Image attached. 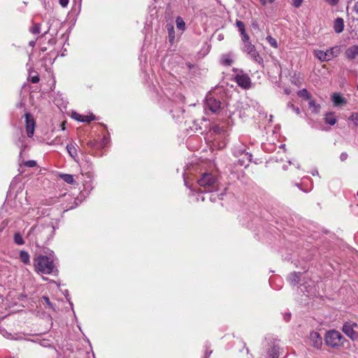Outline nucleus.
I'll list each match as a JSON object with an SVG mask.
<instances>
[{
    "instance_id": "obj_1",
    "label": "nucleus",
    "mask_w": 358,
    "mask_h": 358,
    "mask_svg": "<svg viewBox=\"0 0 358 358\" xmlns=\"http://www.w3.org/2000/svg\"><path fill=\"white\" fill-rule=\"evenodd\" d=\"M201 192H213L220 189V184L212 173H203L197 180Z\"/></svg>"
},
{
    "instance_id": "obj_2",
    "label": "nucleus",
    "mask_w": 358,
    "mask_h": 358,
    "mask_svg": "<svg viewBox=\"0 0 358 358\" xmlns=\"http://www.w3.org/2000/svg\"><path fill=\"white\" fill-rule=\"evenodd\" d=\"M32 232L36 236V243H45L48 241L54 235L55 227L52 223L47 224H38L31 228Z\"/></svg>"
},
{
    "instance_id": "obj_3",
    "label": "nucleus",
    "mask_w": 358,
    "mask_h": 358,
    "mask_svg": "<svg viewBox=\"0 0 358 358\" xmlns=\"http://www.w3.org/2000/svg\"><path fill=\"white\" fill-rule=\"evenodd\" d=\"M54 260L50 257L38 255L34 259V267L37 272L44 274H50L57 271Z\"/></svg>"
},
{
    "instance_id": "obj_4",
    "label": "nucleus",
    "mask_w": 358,
    "mask_h": 358,
    "mask_svg": "<svg viewBox=\"0 0 358 358\" xmlns=\"http://www.w3.org/2000/svg\"><path fill=\"white\" fill-rule=\"evenodd\" d=\"M341 52V48L339 46H334L326 51L317 50L315 51V55L320 61H329L333 58L338 56Z\"/></svg>"
},
{
    "instance_id": "obj_5",
    "label": "nucleus",
    "mask_w": 358,
    "mask_h": 358,
    "mask_svg": "<svg viewBox=\"0 0 358 358\" xmlns=\"http://www.w3.org/2000/svg\"><path fill=\"white\" fill-rule=\"evenodd\" d=\"M241 50L255 63L259 64H262L263 63L262 57L257 51L255 46L252 45L250 41L241 44Z\"/></svg>"
},
{
    "instance_id": "obj_6",
    "label": "nucleus",
    "mask_w": 358,
    "mask_h": 358,
    "mask_svg": "<svg viewBox=\"0 0 358 358\" xmlns=\"http://www.w3.org/2000/svg\"><path fill=\"white\" fill-rule=\"evenodd\" d=\"M343 336L337 331L331 330L327 332L324 338L325 343L331 348H336L341 345Z\"/></svg>"
},
{
    "instance_id": "obj_7",
    "label": "nucleus",
    "mask_w": 358,
    "mask_h": 358,
    "mask_svg": "<svg viewBox=\"0 0 358 358\" xmlns=\"http://www.w3.org/2000/svg\"><path fill=\"white\" fill-rule=\"evenodd\" d=\"M235 80L239 87L243 89H248L250 87L251 80L249 76L244 73L243 71H240L235 76Z\"/></svg>"
},
{
    "instance_id": "obj_8",
    "label": "nucleus",
    "mask_w": 358,
    "mask_h": 358,
    "mask_svg": "<svg viewBox=\"0 0 358 358\" xmlns=\"http://www.w3.org/2000/svg\"><path fill=\"white\" fill-rule=\"evenodd\" d=\"M220 106L221 102L213 97L210 93L206 95L205 103L206 110L208 109L212 113H215L220 110Z\"/></svg>"
},
{
    "instance_id": "obj_9",
    "label": "nucleus",
    "mask_w": 358,
    "mask_h": 358,
    "mask_svg": "<svg viewBox=\"0 0 358 358\" xmlns=\"http://www.w3.org/2000/svg\"><path fill=\"white\" fill-rule=\"evenodd\" d=\"M355 327H357V324L350 322H345L343 327V331L352 340L358 338V334L354 330Z\"/></svg>"
},
{
    "instance_id": "obj_10",
    "label": "nucleus",
    "mask_w": 358,
    "mask_h": 358,
    "mask_svg": "<svg viewBox=\"0 0 358 358\" xmlns=\"http://www.w3.org/2000/svg\"><path fill=\"white\" fill-rule=\"evenodd\" d=\"M24 116L27 134L29 137H31L34 133L35 121L32 115L29 113H25Z\"/></svg>"
},
{
    "instance_id": "obj_11",
    "label": "nucleus",
    "mask_w": 358,
    "mask_h": 358,
    "mask_svg": "<svg viewBox=\"0 0 358 358\" xmlns=\"http://www.w3.org/2000/svg\"><path fill=\"white\" fill-rule=\"evenodd\" d=\"M310 341L311 345L317 349L320 348L322 345V338L318 332L312 331L310 334Z\"/></svg>"
},
{
    "instance_id": "obj_12",
    "label": "nucleus",
    "mask_w": 358,
    "mask_h": 358,
    "mask_svg": "<svg viewBox=\"0 0 358 358\" xmlns=\"http://www.w3.org/2000/svg\"><path fill=\"white\" fill-rule=\"evenodd\" d=\"M166 29L168 32L169 41L171 44H173L176 41V32L174 26L172 23H167L166 24Z\"/></svg>"
},
{
    "instance_id": "obj_13",
    "label": "nucleus",
    "mask_w": 358,
    "mask_h": 358,
    "mask_svg": "<svg viewBox=\"0 0 358 358\" xmlns=\"http://www.w3.org/2000/svg\"><path fill=\"white\" fill-rule=\"evenodd\" d=\"M346 56L350 59H354L358 55V45H352L348 48L345 52Z\"/></svg>"
},
{
    "instance_id": "obj_14",
    "label": "nucleus",
    "mask_w": 358,
    "mask_h": 358,
    "mask_svg": "<svg viewBox=\"0 0 358 358\" xmlns=\"http://www.w3.org/2000/svg\"><path fill=\"white\" fill-rule=\"evenodd\" d=\"M332 101L335 106H339L345 104L346 100L338 93H334L331 96Z\"/></svg>"
},
{
    "instance_id": "obj_15",
    "label": "nucleus",
    "mask_w": 358,
    "mask_h": 358,
    "mask_svg": "<svg viewBox=\"0 0 358 358\" xmlns=\"http://www.w3.org/2000/svg\"><path fill=\"white\" fill-rule=\"evenodd\" d=\"M176 25L178 31H180V35H182L186 30V24L184 20L180 16L177 17L176 19Z\"/></svg>"
},
{
    "instance_id": "obj_16",
    "label": "nucleus",
    "mask_w": 358,
    "mask_h": 358,
    "mask_svg": "<svg viewBox=\"0 0 358 358\" xmlns=\"http://www.w3.org/2000/svg\"><path fill=\"white\" fill-rule=\"evenodd\" d=\"M300 275L301 273L299 272L291 273L288 276V281L292 285H297L300 282Z\"/></svg>"
},
{
    "instance_id": "obj_17",
    "label": "nucleus",
    "mask_w": 358,
    "mask_h": 358,
    "mask_svg": "<svg viewBox=\"0 0 358 358\" xmlns=\"http://www.w3.org/2000/svg\"><path fill=\"white\" fill-rule=\"evenodd\" d=\"M334 29L335 32L339 34L343 31L344 29V22L343 20L341 17H338L334 21Z\"/></svg>"
},
{
    "instance_id": "obj_18",
    "label": "nucleus",
    "mask_w": 358,
    "mask_h": 358,
    "mask_svg": "<svg viewBox=\"0 0 358 358\" xmlns=\"http://www.w3.org/2000/svg\"><path fill=\"white\" fill-rule=\"evenodd\" d=\"M221 63L224 66H231L234 63L233 55L231 54L223 55L221 57Z\"/></svg>"
},
{
    "instance_id": "obj_19",
    "label": "nucleus",
    "mask_w": 358,
    "mask_h": 358,
    "mask_svg": "<svg viewBox=\"0 0 358 358\" xmlns=\"http://www.w3.org/2000/svg\"><path fill=\"white\" fill-rule=\"evenodd\" d=\"M279 350L280 348L278 346H273L269 349L268 351V358H278Z\"/></svg>"
},
{
    "instance_id": "obj_20",
    "label": "nucleus",
    "mask_w": 358,
    "mask_h": 358,
    "mask_svg": "<svg viewBox=\"0 0 358 358\" xmlns=\"http://www.w3.org/2000/svg\"><path fill=\"white\" fill-rule=\"evenodd\" d=\"M20 259L22 262H23L25 264H29L30 263V256L29 253L26 251H20Z\"/></svg>"
},
{
    "instance_id": "obj_21",
    "label": "nucleus",
    "mask_w": 358,
    "mask_h": 358,
    "mask_svg": "<svg viewBox=\"0 0 358 358\" xmlns=\"http://www.w3.org/2000/svg\"><path fill=\"white\" fill-rule=\"evenodd\" d=\"M324 122L330 125H334L337 122V119L333 113H330L325 115Z\"/></svg>"
},
{
    "instance_id": "obj_22",
    "label": "nucleus",
    "mask_w": 358,
    "mask_h": 358,
    "mask_svg": "<svg viewBox=\"0 0 358 358\" xmlns=\"http://www.w3.org/2000/svg\"><path fill=\"white\" fill-rule=\"evenodd\" d=\"M66 150H67L68 153L69 154V155L72 158L76 159V157H77L78 154H77V150L74 147V145L73 144L67 145H66Z\"/></svg>"
},
{
    "instance_id": "obj_23",
    "label": "nucleus",
    "mask_w": 358,
    "mask_h": 358,
    "mask_svg": "<svg viewBox=\"0 0 358 358\" xmlns=\"http://www.w3.org/2000/svg\"><path fill=\"white\" fill-rule=\"evenodd\" d=\"M297 94L299 98L302 99V100L309 101L311 99V94L308 91H298Z\"/></svg>"
},
{
    "instance_id": "obj_24",
    "label": "nucleus",
    "mask_w": 358,
    "mask_h": 358,
    "mask_svg": "<svg viewBox=\"0 0 358 358\" xmlns=\"http://www.w3.org/2000/svg\"><path fill=\"white\" fill-rule=\"evenodd\" d=\"M308 105H309V108L311 109L313 108V113H318L319 110H320V104L317 103L315 100L313 99H310L308 101Z\"/></svg>"
},
{
    "instance_id": "obj_25",
    "label": "nucleus",
    "mask_w": 358,
    "mask_h": 358,
    "mask_svg": "<svg viewBox=\"0 0 358 358\" xmlns=\"http://www.w3.org/2000/svg\"><path fill=\"white\" fill-rule=\"evenodd\" d=\"M60 178L68 184H73L74 179L73 175L71 174H61Z\"/></svg>"
},
{
    "instance_id": "obj_26",
    "label": "nucleus",
    "mask_w": 358,
    "mask_h": 358,
    "mask_svg": "<svg viewBox=\"0 0 358 358\" xmlns=\"http://www.w3.org/2000/svg\"><path fill=\"white\" fill-rule=\"evenodd\" d=\"M14 241L16 244L20 245H23L24 243L22 236L19 233H16L14 235Z\"/></svg>"
},
{
    "instance_id": "obj_27",
    "label": "nucleus",
    "mask_w": 358,
    "mask_h": 358,
    "mask_svg": "<svg viewBox=\"0 0 358 358\" xmlns=\"http://www.w3.org/2000/svg\"><path fill=\"white\" fill-rule=\"evenodd\" d=\"M266 39L267 42L270 44L271 46H272L274 48H278V42L274 38H273L271 36H266Z\"/></svg>"
},
{
    "instance_id": "obj_28",
    "label": "nucleus",
    "mask_w": 358,
    "mask_h": 358,
    "mask_svg": "<svg viewBox=\"0 0 358 358\" xmlns=\"http://www.w3.org/2000/svg\"><path fill=\"white\" fill-rule=\"evenodd\" d=\"M40 27H41V24H34L31 28H30V31L33 34H38L40 33Z\"/></svg>"
},
{
    "instance_id": "obj_29",
    "label": "nucleus",
    "mask_w": 358,
    "mask_h": 358,
    "mask_svg": "<svg viewBox=\"0 0 358 358\" xmlns=\"http://www.w3.org/2000/svg\"><path fill=\"white\" fill-rule=\"evenodd\" d=\"M95 120V116L93 114L90 115H83V118L81 120L82 122H90L91 121Z\"/></svg>"
},
{
    "instance_id": "obj_30",
    "label": "nucleus",
    "mask_w": 358,
    "mask_h": 358,
    "mask_svg": "<svg viewBox=\"0 0 358 358\" xmlns=\"http://www.w3.org/2000/svg\"><path fill=\"white\" fill-rule=\"evenodd\" d=\"M349 120L353 122L355 126H358V113H352L349 117Z\"/></svg>"
},
{
    "instance_id": "obj_31",
    "label": "nucleus",
    "mask_w": 358,
    "mask_h": 358,
    "mask_svg": "<svg viewBox=\"0 0 358 358\" xmlns=\"http://www.w3.org/2000/svg\"><path fill=\"white\" fill-rule=\"evenodd\" d=\"M236 24V27H238L240 33L245 31V24L243 22H241L240 20H237Z\"/></svg>"
},
{
    "instance_id": "obj_32",
    "label": "nucleus",
    "mask_w": 358,
    "mask_h": 358,
    "mask_svg": "<svg viewBox=\"0 0 358 358\" xmlns=\"http://www.w3.org/2000/svg\"><path fill=\"white\" fill-rule=\"evenodd\" d=\"M241 41H242L241 44H243V43H245L246 42H250V37L246 34L245 31L241 33Z\"/></svg>"
},
{
    "instance_id": "obj_33",
    "label": "nucleus",
    "mask_w": 358,
    "mask_h": 358,
    "mask_svg": "<svg viewBox=\"0 0 358 358\" xmlns=\"http://www.w3.org/2000/svg\"><path fill=\"white\" fill-rule=\"evenodd\" d=\"M287 106L288 107H290L291 108H292V110L297 114V115H299L300 114V109L299 107H296L294 105H293L292 103H289L287 104Z\"/></svg>"
},
{
    "instance_id": "obj_34",
    "label": "nucleus",
    "mask_w": 358,
    "mask_h": 358,
    "mask_svg": "<svg viewBox=\"0 0 358 358\" xmlns=\"http://www.w3.org/2000/svg\"><path fill=\"white\" fill-rule=\"evenodd\" d=\"M24 165L28 167H34L36 165V162L34 160H29L24 162Z\"/></svg>"
},
{
    "instance_id": "obj_35",
    "label": "nucleus",
    "mask_w": 358,
    "mask_h": 358,
    "mask_svg": "<svg viewBox=\"0 0 358 358\" xmlns=\"http://www.w3.org/2000/svg\"><path fill=\"white\" fill-rule=\"evenodd\" d=\"M72 117L78 121L81 122V120L83 118V115L78 114L76 112L72 113Z\"/></svg>"
},
{
    "instance_id": "obj_36",
    "label": "nucleus",
    "mask_w": 358,
    "mask_h": 358,
    "mask_svg": "<svg viewBox=\"0 0 358 358\" xmlns=\"http://www.w3.org/2000/svg\"><path fill=\"white\" fill-rule=\"evenodd\" d=\"M303 0H292V4L294 7L299 8L301 6Z\"/></svg>"
},
{
    "instance_id": "obj_37",
    "label": "nucleus",
    "mask_w": 358,
    "mask_h": 358,
    "mask_svg": "<svg viewBox=\"0 0 358 358\" xmlns=\"http://www.w3.org/2000/svg\"><path fill=\"white\" fill-rule=\"evenodd\" d=\"M69 0H59V4L62 7L66 8L69 4Z\"/></svg>"
},
{
    "instance_id": "obj_38",
    "label": "nucleus",
    "mask_w": 358,
    "mask_h": 358,
    "mask_svg": "<svg viewBox=\"0 0 358 358\" xmlns=\"http://www.w3.org/2000/svg\"><path fill=\"white\" fill-rule=\"evenodd\" d=\"M43 300L45 301V303L48 306H50V308H52V303L49 299V298L48 296H43Z\"/></svg>"
},
{
    "instance_id": "obj_39",
    "label": "nucleus",
    "mask_w": 358,
    "mask_h": 358,
    "mask_svg": "<svg viewBox=\"0 0 358 358\" xmlns=\"http://www.w3.org/2000/svg\"><path fill=\"white\" fill-rule=\"evenodd\" d=\"M348 157V155L346 152H342L340 155V159L343 162L347 159Z\"/></svg>"
},
{
    "instance_id": "obj_40",
    "label": "nucleus",
    "mask_w": 358,
    "mask_h": 358,
    "mask_svg": "<svg viewBox=\"0 0 358 358\" xmlns=\"http://www.w3.org/2000/svg\"><path fill=\"white\" fill-rule=\"evenodd\" d=\"M261 3L264 6L266 5L267 3H272L274 2V0H259Z\"/></svg>"
},
{
    "instance_id": "obj_41",
    "label": "nucleus",
    "mask_w": 358,
    "mask_h": 358,
    "mask_svg": "<svg viewBox=\"0 0 358 358\" xmlns=\"http://www.w3.org/2000/svg\"><path fill=\"white\" fill-rule=\"evenodd\" d=\"M31 81L33 83H37L39 81V78L38 76H34L31 78Z\"/></svg>"
},
{
    "instance_id": "obj_42",
    "label": "nucleus",
    "mask_w": 358,
    "mask_h": 358,
    "mask_svg": "<svg viewBox=\"0 0 358 358\" xmlns=\"http://www.w3.org/2000/svg\"><path fill=\"white\" fill-rule=\"evenodd\" d=\"M352 10L358 14V1L355 3L352 7Z\"/></svg>"
},
{
    "instance_id": "obj_43",
    "label": "nucleus",
    "mask_w": 358,
    "mask_h": 358,
    "mask_svg": "<svg viewBox=\"0 0 358 358\" xmlns=\"http://www.w3.org/2000/svg\"><path fill=\"white\" fill-rule=\"evenodd\" d=\"M330 5L335 6L338 3V0H326Z\"/></svg>"
},
{
    "instance_id": "obj_44",
    "label": "nucleus",
    "mask_w": 358,
    "mask_h": 358,
    "mask_svg": "<svg viewBox=\"0 0 358 358\" xmlns=\"http://www.w3.org/2000/svg\"><path fill=\"white\" fill-rule=\"evenodd\" d=\"M290 317H291V314H290V313H287V314H286V315H285V320L286 321H289V319H290Z\"/></svg>"
},
{
    "instance_id": "obj_45",
    "label": "nucleus",
    "mask_w": 358,
    "mask_h": 358,
    "mask_svg": "<svg viewBox=\"0 0 358 358\" xmlns=\"http://www.w3.org/2000/svg\"><path fill=\"white\" fill-rule=\"evenodd\" d=\"M35 44H36V41H31L29 43V45L32 48L35 46Z\"/></svg>"
},
{
    "instance_id": "obj_46",
    "label": "nucleus",
    "mask_w": 358,
    "mask_h": 358,
    "mask_svg": "<svg viewBox=\"0 0 358 358\" xmlns=\"http://www.w3.org/2000/svg\"><path fill=\"white\" fill-rule=\"evenodd\" d=\"M87 145L90 146V147H93L94 145V142H92V141H89L87 143Z\"/></svg>"
},
{
    "instance_id": "obj_47",
    "label": "nucleus",
    "mask_w": 358,
    "mask_h": 358,
    "mask_svg": "<svg viewBox=\"0 0 358 358\" xmlns=\"http://www.w3.org/2000/svg\"><path fill=\"white\" fill-rule=\"evenodd\" d=\"M223 38H224L223 35H222V34L218 35V39H219L220 41L222 40V39H223Z\"/></svg>"
},
{
    "instance_id": "obj_48",
    "label": "nucleus",
    "mask_w": 358,
    "mask_h": 358,
    "mask_svg": "<svg viewBox=\"0 0 358 358\" xmlns=\"http://www.w3.org/2000/svg\"><path fill=\"white\" fill-rule=\"evenodd\" d=\"M80 1H81V0H79V6H80V4H81Z\"/></svg>"
},
{
    "instance_id": "obj_49",
    "label": "nucleus",
    "mask_w": 358,
    "mask_h": 358,
    "mask_svg": "<svg viewBox=\"0 0 358 358\" xmlns=\"http://www.w3.org/2000/svg\"><path fill=\"white\" fill-rule=\"evenodd\" d=\"M357 90H358V85H357Z\"/></svg>"
}]
</instances>
